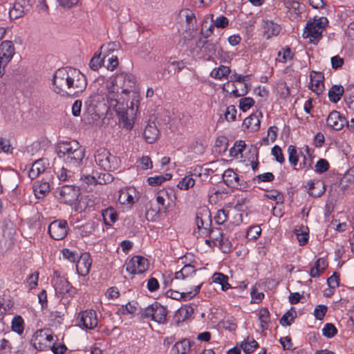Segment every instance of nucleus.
Here are the masks:
<instances>
[{"label":"nucleus","mask_w":354,"mask_h":354,"mask_svg":"<svg viewBox=\"0 0 354 354\" xmlns=\"http://www.w3.org/2000/svg\"><path fill=\"white\" fill-rule=\"evenodd\" d=\"M136 84L135 75L125 72L116 73L106 84L107 102L114 106L120 122L129 129L133 126L140 104Z\"/></svg>","instance_id":"1"},{"label":"nucleus","mask_w":354,"mask_h":354,"mask_svg":"<svg viewBox=\"0 0 354 354\" xmlns=\"http://www.w3.org/2000/svg\"><path fill=\"white\" fill-rule=\"evenodd\" d=\"M57 154L67 166L77 168L85 156V151L75 140L60 142L57 147Z\"/></svg>","instance_id":"2"},{"label":"nucleus","mask_w":354,"mask_h":354,"mask_svg":"<svg viewBox=\"0 0 354 354\" xmlns=\"http://www.w3.org/2000/svg\"><path fill=\"white\" fill-rule=\"evenodd\" d=\"M209 239L205 243L211 248L218 246L222 252L227 254L232 251V244L221 227H211L207 233Z\"/></svg>","instance_id":"3"},{"label":"nucleus","mask_w":354,"mask_h":354,"mask_svg":"<svg viewBox=\"0 0 354 354\" xmlns=\"http://www.w3.org/2000/svg\"><path fill=\"white\" fill-rule=\"evenodd\" d=\"M328 24V20L325 17L315 18L313 21H308L304 30L303 37L308 38L310 43L317 44L322 38V32Z\"/></svg>","instance_id":"4"},{"label":"nucleus","mask_w":354,"mask_h":354,"mask_svg":"<svg viewBox=\"0 0 354 354\" xmlns=\"http://www.w3.org/2000/svg\"><path fill=\"white\" fill-rule=\"evenodd\" d=\"M72 70V67H65L59 68L55 72L52 80V90L54 92L62 96L66 95Z\"/></svg>","instance_id":"5"},{"label":"nucleus","mask_w":354,"mask_h":354,"mask_svg":"<svg viewBox=\"0 0 354 354\" xmlns=\"http://www.w3.org/2000/svg\"><path fill=\"white\" fill-rule=\"evenodd\" d=\"M195 223L197 226L193 234L197 237H207V231L212 227V220L210 210L207 207L200 208L196 215Z\"/></svg>","instance_id":"6"},{"label":"nucleus","mask_w":354,"mask_h":354,"mask_svg":"<svg viewBox=\"0 0 354 354\" xmlns=\"http://www.w3.org/2000/svg\"><path fill=\"white\" fill-rule=\"evenodd\" d=\"M167 313L166 307L158 301H154L140 311V317L142 319L150 318L158 324H165L167 321Z\"/></svg>","instance_id":"7"},{"label":"nucleus","mask_w":354,"mask_h":354,"mask_svg":"<svg viewBox=\"0 0 354 354\" xmlns=\"http://www.w3.org/2000/svg\"><path fill=\"white\" fill-rule=\"evenodd\" d=\"M96 164L104 171H114L119 167L120 161L115 156L104 148H100L95 154Z\"/></svg>","instance_id":"8"},{"label":"nucleus","mask_w":354,"mask_h":354,"mask_svg":"<svg viewBox=\"0 0 354 354\" xmlns=\"http://www.w3.org/2000/svg\"><path fill=\"white\" fill-rule=\"evenodd\" d=\"M70 84L66 91V95L75 96L82 93L87 86L86 76L80 70L73 68L71 71Z\"/></svg>","instance_id":"9"},{"label":"nucleus","mask_w":354,"mask_h":354,"mask_svg":"<svg viewBox=\"0 0 354 354\" xmlns=\"http://www.w3.org/2000/svg\"><path fill=\"white\" fill-rule=\"evenodd\" d=\"M52 283L55 292L61 295L62 297H73L77 293L76 288L71 284L67 279L60 276L57 271L54 272Z\"/></svg>","instance_id":"10"},{"label":"nucleus","mask_w":354,"mask_h":354,"mask_svg":"<svg viewBox=\"0 0 354 354\" xmlns=\"http://www.w3.org/2000/svg\"><path fill=\"white\" fill-rule=\"evenodd\" d=\"M68 230V222L64 219L55 220L48 227L50 237L55 241L63 240L67 236Z\"/></svg>","instance_id":"11"},{"label":"nucleus","mask_w":354,"mask_h":354,"mask_svg":"<svg viewBox=\"0 0 354 354\" xmlns=\"http://www.w3.org/2000/svg\"><path fill=\"white\" fill-rule=\"evenodd\" d=\"M15 53L13 43L9 40H5L0 44V77L5 73V68L11 61Z\"/></svg>","instance_id":"12"},{"label":"nucleus","mask_w":354,"mask_h":354,"mask_svg":"<svg viewBox=\"0 0 354 354\" xmlns=\"http://www.w3.org/2000/svg\"><path fill=\"white\" fill-rule=\"evenodd\" d=\"M148 268V259L140 255L133 256L126 263V271L131 274H142Z\"/></svg>","instance_id":"13"},{"label":"nucleus","mask_w":354,"mask_h":354,"mask_svg":"<svg viewBox=\"0 0 354 354\" xmlns=\"http://www.w3.org/2000/svg\"><path fill=\"white\" fill-rule=\"evenodd\" d=\"M59 200L65 204L71 205L76 201L80 196V189L75 185H66L57 188Z\"/></svg>","instance_id":"14"},{"label":"nucleus","mask_w":354,"mask_h":354,"mask_svg":"<svg viewBox=\"0 0 354 354\" xmlns=\"http://www.w3.org/2000/svg\"><path fill=\"white\" fill-rule=\"evenodd\" d=\"M77 319L79 320V325L83 328L92 330L97 326V315L94 310L81 311L78 313Z\"/></svg>","instance_id":"15"},{"label":"nucleus","mask_w":354,"mask_h":354,"mask_svg":"<svg viewBox=\"0 0 354 354\" xmlns=\"http://www.w3.org/2000/svg\"><path fill=\"white\" fill-rule=\"evenodd\" d=\"M138 199V192L134 187H125L118 191V201L122 205L131 207Z\"/></svg>","instance_id":"16"},{"label":"nucleus","mask_w":354,"mask_h":354,"mask_svg":"<svg viewBox=\"0 0 354 354\" xmlns=\"http://www.w3.org/2000/svg\"><path fill=\"white\" fill-rule=\"evenodd\" d=\"M310 86L309 88L317 95L324 91V75L322 72L312 71L309 75Z\"/></svg>","instance_id":"17"},{"label":"nucleus","mask_w":354,"mask_h":354,"mask_svg":"<svg viewBox=\"0 0 354 354\" xmlns=\"http://www.w3.org/2000/svg\"><path fill=\"white\" fill-rule=\"evenodd\" d=\"M75 263L76 272L78 275L86 277L89 274L92 264V259L89 253L82 254Z\"/></svg>","instance_id":"18"},{"label":"nucleus","mask_w":354,"mask_h":354,"mask_svg":"<svg viewBox=\"0 0 354 354\" xmlns=\"http://www.w3.org/2000/svg\"><path fill=\"white\" fill-rule=\"evenodd\" d=\"M30 9L28 0H17L12 8L10 9L9 17L11 19H17L23 17Z\"/></svg>","instance_id":"19"},{"label":"nucleus","mask_w":354,"mask_h":354,"mask_svg":"<svg viewBox=\"0 0 354 354\" xmlns=\"http://www.w3.org/2000/svg\"><path fill=\"white\" fill-rule=\"evenodd\" d=\"M346 122V118L337 111H332L326 120L327 125L335 131L341 130Z\"/></svg>","instance_id":"20"},{"label":"nucleus","mask_w":354,"mask_h":354,"mask_svg":"<svg viewBox=\"0 0 354 354\" xmlns=\"http://www.w3.org/2000/svg\"><path fill=\"white\" fill-rule=\"evenodd\" d=\"M160 136V131L155 122L149 121L143 131V137L147 142L152 144Z\"/></svg>","instance_id":"21"},{"label":"nucleus","mask_w":354,"mask_h":354,"mask_svg":"<svg viewBox=\"0 0 354 354\" xmlns=\"http://www.w3.org/2000/svg\"><path fill=\"white\" fill-rule=\"evenodd\" d=\"M259 115H261V113H252L243 120L242 127L245 131L256 132L259 129L261 125V121L259 118Z\"/></svg>","instance_id":"22"},{"label":"nucleus","mask_w":354,"mask_h":354,"mask_svg":"<svg viewBox=\"0 0 354 354\" xmlns=\"http://www.w3.org/2000/svg\"><path fill=\"white\" fill-rule=\"evenodd\" d=\"M223 180L224 183L229 187L239 188L242 185L238 174L230 168L226 169L223 174Z\"/></svg>","instance_id":"23"},{"label":"nucleus","mask_w":354,"mask_h":354,"mask_svg":"<svg viewBox=\"0 0 354 354\" xmlns=\"http://www.w3.org/2000/svg\"><path fill=\"white\" fill-rule=\"evenodd\" d=\"M261 26L263 30V36L266 39L278 35L281 30V26L272 20L263 19Z\"/></svg>","instance_id":"24"},{"label":"nucleus","mask_w":354,"mask_h":354,"mask_svg":"<svg viewBox=\"0 0 354 354\" xmlns=\"http://www.w3.org/2000/svg\"><path fill=\"white\" fill-rule=\"evenodd\" d=\"M310 230L303 224L296 225L293 234L296 236L299 246H305L308 243Z\"/></svg>","instance_id":"25"},{"label":"nucleus","mask_w":354,"mask_h":354,"mask_svg":"<svg viewBox=\"0 0 354 354\" xmlns=\"http://www.w3.org/2000/svg\"><path fill=\"white\" fill-rule=\"evenodd\" d=\"M328 263L326 259L324 257L318 258L315 265L310 268L309 274L311 277L317 278L320 277V275L324 272V270L328 267Z\"/></svg>","instance_id":"26"},{"label":"nucleus","mask_w":354,"mask_h":354,"mask_svg":"<svg viewBox=\"0 0 354 354\" xmlns=\"http://www.w3.org/2000/svg\"><path fill=\"white\" fill-rule=\"evenodd\" d=\"M326 191L325 184L322 181H308V193L310 196L317 198L320 197Z\"/></svg>","instance_id":"27"},{"label":"nucleus","mask_w":354,"mask_h":354,"mask_svg":"<svg viewBox=\"0 0 354 354\" xmlns=\"http://www.w3.org/2000/svg\"><path fill=\"white\" fill-rule=\"evenodd\" d=\"M75 232L82 237L90 236L95 230L96 225L93 221H88L84 224L77 225L73 227Z\"/></svg>","instance_id":"28"},{"label":"nucleus","mask_w":354,"mask_h":354,"mask_svg":"<svg viewBox=\"0 0 354 354\" xmlns=\"http://www.w3.org/2000/svg\"><path fill=\"white\" fill-rule=\"evenodd\" d=\"M46 168L44 160L35 161L28 171V176L31 180L35 179L40 174L45 171Z\"/></svg>","instance_id":"29"},{"label":"nucleus","mask_w":354,"mask_h":354,"mask_svg":"<svg viewBox=\"0 0 354 354\" xmlns=\"http://www.w3.org/2000/svg\"><path fill=\"white\" fill-rule=\"evenodd\" d=\"M216 50V44L212 40L203 41L201 48L203 53V58L206 60H210L212 56L215 55Z\"/></svg>","instance_id":"30"},{"label":"nucleus","mask_w":354,"mask_h":354,"mask_svg":"<svg viewBox=\"0 0 354 354\" xmlns=\"http://www.w3.org/2000/svg\"><path fill=\"white\" fill-rule=\"evenodd\" d=\"M229 278L227 275L222 272H216L212 276V281L213 283L219 284L223 291H227L232 288L231 285L228 282Z\"/></svg>","instance_id":"31"},{"label":"nucleus","mask_w":354,"mask_h":354,"mask_svg":"<svg viewBox=\"0 0 354 354\" xmlns=\"http://www.w3.org/2000/svg\"><path fill=\"white\" fill-rule=\"evenodd\" d=\"M102 216L106 225L111 226L118 218L117 211L113 207H109L102 211Z\"/></svg>","instance_id":"32"},{"label":"nucleus","mask_w":354,"mask_h":354,"mask_svg":"<svg viewBox=\"0 0 354 354\" xmlns=\"http://www.w3.org/2000/svg\"><path fill=\"white\" fill-rule=\"evenodd\" d=\"M190 347L189 341L187 339H183L176 342L171 348L170 354H187Z\"/></svg>","instance_id":"33"},{"label":"nucleus","mask_w":354,"mask_h":354,"mask_svg":"<svg viewBox=\"0 0 354 354\" xmlns=\"http://www.w3.org/2000/svg\"><path fill=\"white\" fill-rule=\"evenodd\" d=\"M33 191L36 198H42L50 191V185L47 182L37 181L33 186Z\"/></svg>","instance_id":"34"},{"label":"nucleus","mask_w":354,"mask_h":354,"mask_svg":"<svg viewBox=\"0 0 354 354\" xmlns=\"http://www.w3.org/2000/svg\"><path fill=\"white\" fill-rule=\"evenodd\" d=\"M46 329L37 330L32 335L31 344L36 349L42 350L44 346L43 341L45 340Z\"/></svg>","instance_id":"35"},{"label":"nucleus","mask_w":354,"mask_h":354,"mask_svg":"<svg viewBox=\"0 0 354 354\" xmlns=\"http://www.w3.org/2000/svg\"><path fill=\"white\" fill-rule=\"evenodd\" d=\"M344 92L346 93V90L342 85H334L328 91V98L330 102L337 103L340 100Z\"/></svg>","instance_id":"36"},{"label":"nucleus","mask_w":354,"mask_h":354,"mask_svg":"<svg viewBox=\"0 0 354 354\" xmlns=\"http://www.w3.org/2000/svg\"><path fill=\"white\" fill-rule=\"evenodd\" d=\"M278 58L277 60L279 62L285 64L288 61H290L293 59L295 57V53L290 49L289 46L283 47L278 53H277Z\"/></svg>","instance_id":"37"},{"label":"nucleus","mask_w":354,"mask_h":354,"mask_svg":"<svg viewBox=\"0 0 354 354\" xmlns=\"http://www.w3.org/2000/svg\"><path fill=\"white\" fill-rule=\"evenodd\" d=\"M196 271V270L194 266L191 264H186L180 270L176 272L174 279H184L194 274Z\"/></svg>","instance_id":"38"},{"label":"nucleus","mask_w":354,"mask_h":354,"mask_svg":"<svg viewBox=\"0 0 354 354\" xmlns=\"http://www.w3.org/2000/svg\"><path fill=\"white\" fill-rule=\"evenodd\" d=\"M240 346L245 354H250L252 353L254 351V349L257 348L259 345L255 339L248 337L241 343Z\"/></svg>","instance_id":"39"},{"label":"nucleus","mask_w":354,"mask_h":354,"mask_svg":"<svg viewBox=\"0 0 354 354\" xmlns=\"http://www.w3.org/2000/svg\"><path fill=\"white\" fill-rule=\"evenodd\" d=\"M172 178V175L169 173H166L163 175H156L154 176L149 177L147 180L148 184L151 186H158L162 183L169 180Z\"/></svg>","instance_id":"40"},{"label":"nucleus","mask_w":354,"mask_h":354,"mask_svg":"<svg viewBox=\"0 0 354 354\" xmlns=\"http://www.w3.org/2000/svg\"><path fill=\"white\" fill-rule=\"evenodd\" d=\"M270 314L267 308H261L259 312V319L261 322L260 328L262 330L268 329V324L270 322Z\"/></svg>","instance_id":"41"},{"label":"nucleus","mask_w":354,"mask_h":354,"mask_svg":"<svg viewBox=\"0 0 354 354\" xmlns=\"http://www.w3.org/2000/svg\"><path fill=\"white\" fill-rule=\"evenodd\" d=\"M230 71V67L221 65L218 68H214L211 72L210 75L214 79L221 80L223 77H227Z\"/></svg>","instance_id":"42"},{"label":"nucleus","mask_w":354,"mask_h":354,"mask_svg":"<svg viewBox=\"0 0 354 354\" xmlns=\"http://www.w3.org/2000/svg\"><path fill=\"white\" fill-rule=\"evenodd\" d=\"M196 180L192 175H186L185 177L181 178L178 184L177 187L181 190H188L195 185Z\"/></svg>","instance_id":"43"},{"label":"nucleus","mask_w":354,"mask_h":354,"mask_svg":"<svg viewBox=\"0 0 354 354\" xmlns=\"http://www.w3.org/2000/svg\"><path fill=\"white\" fill-rule=\"evenodd\" d=\"M57 178L61 181H73L75 178V172L62 167L57 172Z\"/></svg>","instance_id":"44"},{"label":"nucleus","mask_w":354,"mask_h":354,"mask_svg":"<svg viewBox=\"0 0 354 354\" xmlns=\"http://www.w3.org/2000/svg\"><path fill=\"white\" fill-rule=\"evenodd\" d=\"M137 307L136 302H128L125 305H122L116 312L118 315H126L128 314L133 315L136 312Z\"/></svg>","instance_id":"45"},{"label":"nucleus","mask_w":354,"mask_h":354,"mask_svg":"<svg viewBox=\"0 0 354 354\" xmlns=\"http://www.w3.org/2000/svg\"><path fill=\"white\" fill-rule=\"evenodd\" d=\"M344 101L348 107L354 111V84H350L346 88Z\"/></svg>","instance_id":"46"},{"label":"nucleus","mask_w":354,"mask_h":354,"mask_svg":"<svg viewBox=\"0 0 354 354\" xmlns=\"http://www.w3.org/2000/svg\"><path fill=\"white\" fill-rule=\"evenodd\" d=\"M245 148V143L243 140H237L235 142L234 146L230 149V156L232 158H239V155Z\"/></svg>","instance_id":"47"},{"label":"nucleus","mask_w":354,"mask_h":354,"mask_svg":"<svg viewBox=\"0 0 354 354\" xmlns=\"http://www.w3.org/2000/svg\"><path fill=\"white\" fill-rule=\"evenodd\" d=\"M166 198H169L167 192L166 190L163 189L158 192L156 196V202L158 205V212L166 210L167 209V205L165 204Z\"/></svg>","instance_id":"48"},{"label":"nucleus","mask_w":354,"mask_h":354,"mask_svg":"<svg viewBox=\"0 0 354 354\" xmlns=\"http://www.w3.org/2000/svg\"><path fill=\"white\" fill-rule=\"evenodd\" d=\"M211 22H213V26L217 28L224 29L228 27L230 24L229 19L224 15H219L214 19V15H211Z\"/></svg>","instance_id":"49"},{"label":"nucleus","mask_w":354,"mask_h":354,"mask_svg":"<svg viewBox=\"0 0 354 354\" xmlns=\"http://www.w3.org/2000/svg\"><path fill=\"white\" fill-rule=\"evenodd\" d=\"M297 313L292 308L291 310H288L280 319V324L283 326H290L296 317Z\"/></svg>","instance_id":"50"},{"label":"nucleus","mask_w":354,"mask_h":354,"mask_svg":"<svg viewBox=\"0 0 354 354\" xmlns=\"http://www.w3.org/2000/svg\"><path fill=\"white\" fill-rule=\"evenodd\" d=\"M24 319L21 316H15L12 320V330L19 335L22 334L24 330Z\"/></svg>","instance_id":"51"},{"label":"nucleus","mask_w":354,"mask_h":354,"mask_svg":"<svg viewBox=\"0 0 354 354\" xmlns=\"http://www.w3.org/2000/svg\"><path fill=\"white\" fill-rule=\"evenodd\" d=\"M63 259L71 263H75L80 257L79 253L76 250H71L68 248H64L61 250Z\"/></svg>","instance_id":"52"},{"label":"nucleus","mask_w":354,"mask_h":354,"mask_svg":"<svg viewBox=\"0 0 354 354\" xmlns=\"http://www.w3.org/2000/svg\"><path fill=\"white\" fill-rule=\"evenodd\" d=\"M288 160L290 164L295 167L299 162V155L297 153V150L295 146L290 145L288 147Z\"/></svg>","instance_id":"53"},{"label":"nucleus","mask_w":354,"mask_h":354,"mask_svg":"<svg viewBox=\"0 0 354 354\" xmlns=\"http://www.w3.org/2000/svg\"><path fill=\"white\" fill-rule=\"evenodd\" d=\"M264 197L275 201L277 204L283 203L284 201V196L283 194L276 189H272L270 192H268L264 194Z\"/></svg>","instance_id":"54"},{"label":"nucleus","mask_w":354,"mask_h":354,"mask_svg":"<svg viewBox=\"0 0 354 354\" xmlns=\"http://www.w3.org/2000/svg\"><path fill=\"white\" fill-rule=\"evenodd\" d=\"M261 229L259 225H253L249 227L246 233V239L248 241H255L261 235Z\"/></svg>","instance_id":"55"},{"label":"nucleus","mask_w":354,"mask_h":354,"mask_svg":"<svg viewBox=\"0 0 354 354\" xmlns=\"http://www.w3.org/2000/svg\"><path fill=\"white\" fill-rule=\"evenodd\" d=\"M100 55L101 53L97 54L95 53L90 60L89 66L92 70L97 71L102 66L105 56L103 58H101Z\"/></svg>","instance_id":"56"},{"label":"nucleus","mask_w":354,"mask_h":354,"mask_svg":"<svg viewBox=\"0 0 354 354\" xmlns=\"http://www.w3.org/2000/svg\"><path fill=\"white\" fill-rule=\"evenodd\" d=\"M39 280V272L37 271L34 272L30 274L26 281V286L29 290L35 288L38 285Z\"/></svg>","instance_id":"57"},{"label":"nucleus","mask_w":354,"mask_h":354,"mask_svg":"<svg viewBox=\"0 0 354 354\" xmlns=\"http://www.w3.org/2000/svg\"><path fill=\"white\" fill-rule=\"evenodd\" d=\"M330 168L329 162L327 160L320 158L315 165V171L317 174H323L327 171Z\"/></svg>","instance_id":"58"},{"label":"nucleus","mask_w":354,"mask_h":354,"mask_svg":"<svg viewBox=\"0 0 354 354\" xmlns=\"http://www.w3.org/2000/svg\"><path fill=\"white\" fill-rule=\"evenodd\" d=\"M254 100L252 97H246L241 98L239 100V109L245 112L248 110H249L252 106L254 104Z\"/></svg>","instance_id":"59"},{"label":"nucleus","mask_w":354,"mask_h":354,"mask_svg":"<svg viewBox=\"0 0 354 354\" xmlns=\"http://www.w3.org/2000/svg\"><path fill=\"white\" fill-rule=\"evenodd\" d=\"M229 216V210L221 209H218L214 216V220L215 222L218 224L221 225L223 224L228 219Z\"/></svg>","instance_id":"60"},{"label":"nucleus","mask_w":354,"mask_h":354,"mask_svg":"<svg viewBox=\"0 0 354 354\" xmlns=\"http://www.w3.org/2000/svg\"><path fill=\"white\" fill-rule=\"evenodd\" d=\"M322 333L324 336L328 338H332L337 333V329L334 324L327 323L322 328Z\"/></svg>","instance_id":"61"},{"label":"nucleus","mask_w":354,"mask_h":354,"mask_svg":"<svg viewBox=\"0 0 354 354\" xmlns=\"http://www.w3.org/2000/svg\"><path fill=\"white\" fill-rule=\"evenodd\" d=\"M254 181L260 183H270L274 180V176L271 172H266L257 175L254 178Z\"/></svg>","instance_id":"62"},{"label":"nucleus","mask_w":354,"mask_h":354,"mask_svg":"<svg viewBox=\"0 0 354 354\" xmlns=\"http://www.w3.org/2000/svg\"><path fill=\"white\" fill-rule=\"evenodd\" d=\"M95 174H97V176L96 177L97 184L104 185L111 183L113 180V176L109 173L104 172L97 174L96 172Z\"/></svg>","instance_id":"63"},{"label":"nucleus","mask_w":354,"mask_h":354,"mask_svg":"<svg viewBox=\"0 0 354 354\" xmlns=\"http://www.w3.org/2000/svg\"><path fill=\"white\" fill-rule=\"evenodd\" d=\"M236 109L235 106L230 105L227 107L226 111L224 113L225 119L227 122H233L236 118Z\"/></svg>","instance_id":"64"}]
</instances>
